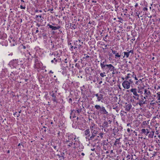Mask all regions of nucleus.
Here are the masks:
<instances>
[{"label": "nucleus", "mask_w": 160, "mask_h": 160, "mask_svg": "<svg viewBox=\"0 0 160 160\" xmlns=\"http://www.w3.org/2000/svg\"><path fill=\"white\" fill-rule=\"evenodd\" d=\"M32 58H34V64L33 68H34L37 69L38 70L40 69L42 66V63L38 59V58L37 57H32Z\"/></svg>", "instance_id": "f257e3e1"}, {"label": "nucleus", "mask_w": 160, "mask_h": 160, "mask_svg": "<svg viewBox=\"0 0 160 160\" xmlns=\"http://www.w3.org/2000/svg\"><path fill=\"white\" fill-rule=\"evenodd\" d=\"M94 107L96 110H99V112L101 114L106 115H108V112L103 106L101 107L100 105L97 104Z\"/></svg>", "instance_id": "f03ea898"}, {"label": "nucleus", "mask_w": 160, "mask_h": 160, "mask_svg": "<svg viewBox=\"0 0 160 160\" xmlns=\"http://www.w3.org/2000/svg\"><path fill=\"white\" fill-rule=\"evenodd\" d=\"M130 91L133 93L134 96L133 98L136 100L139 99V95L138 93L137 89L136 88H132L130 90Z\"/></svg>", "instance_id": "7ed1b4c3"}, {"label": "nucleus", "mask_w": 160, "mask_h": 160, "mask_svg": "<svg viewBox=\"0 0 160 160\" xmlns=\"http://www.w3.org/2000/svg\"><path fill=\"white\" fill-rule=\"evenodd\" d=\"M106 67L103 70H105L107 73L109 72L110 71H112L113 69H115V68L111 64H106Z\"/></svg>", "instance_id": "20e7f679"}, {"label": "nucleus", "mask_w": 160, "mask_h": 160, "mask_svg": "<svg viewBox=\"0 0 160 160\" xmlns=\"http://www.w3.org/2000/svg\"><path fill=\"white\" fill-rule=\"evenodd\" d=\"M130 82L127 80L124 81L122 83L123 88L126 89H128L130 88Z\"/></svg>", "instance_id": "39448f33"}, {"label": "nucleus", "mask_w": 160, "mask_h": 160, "mask_svg": "<svg viewBox=\"0 0 160 160\" xmlns=\"http://www.w3.org/2000/svg\"><path fill=\"white\" fill-rule=\"evenodd\" d=\"M128 52H123L124 55L123 57V58H124L125 56L127 58H128L129 55L132 56V55L133 54V50H131L130 51H128Z\"/></svg>", "instance_id": "423d86ee"}, {"label": "nucleus", "mask_w": 160, "mask_h": 160, "mask_svg": "<svg viewBox=\"0 0 160 160\" xmlns=\"http://www.w3.org/2000/svg\"><path fill=\"white\" fill-rule=\"evenodd\" d=\"M144 94L147 98L150 97L151 94V92L149 89V88L144 89Z\"/></svg>", "instance_id": "0eeeda50"}, {"label": "nucleus", "mask_w": 160, "mask_h": 160, "mask_svg": "<svg viewBox=\"0 0 160 160\" xmlns=\"http://www.w3.org/2000/svg\"><path fill=\"white\" fill-rule=\"evenodd\" d=\"M94 95L97 97V101L98 102L101 101L102 102V100L103 98V95L101 93H97L94 94Z\"/></svg>", "instance_id": "6e6552de"}, {"label": "nucleus", "mask_w": 160, "mask_h": 160, "mask_svg": "<svg viewBox=\"0 0 160 160\" xmlns=\"http://www.w3.org/2000/svg\"><path fill=\"white\" fill-rule=\"evenodd\" d=\"M82 44L83 42H81V40H76L74 42V45L77 46L78 48H80V47L82 46Z\"/></svg>", "instance_id": "1a4fd4ad"}, {"label": "nucleus", "mask_w": 160, "mask_h": 160, "mask_svg": "<svg viewBox=\"0 0 160 160\" xmlns=\"http://www.w3.org/2000/svg\"><path fill=\"white\" fill-rule=\"evenodd\" d=\"M84 134L85 136H86V138L88 139L90 137V131L89 129H87L85 130L84 132Z\"/></svg>", "instance_id": "9d476101"}, {"label": "nucleus", "mask_w": 160, "mask_h": 160, "mask_svg": "<svg viewBox=\"0 0 160 160\" xmlns=\"http://www.w3.org/2000/svg\"><path fill=\"white\" fill-rule=\"evenodd\" d=\"M132 107V106L130 103L127 104V103H126V105L125 107V110L127 112H129L130 111Z\"/></svg>", "instance_id": "9b49d317"}, {"label": "nucleus", "mask_w": 160, "mask_h": 160, "mask_svg": "<svg viewBox=\"0 0 160 160\" xmlns=\"http://www.w3.org/2000/svg\"><path fill=\"white\" fill-rule=\"evenodd\" d=\"M144 99H145L142 98L141 99H138L139 102L137 104H138L141 107L142 106L143 104H145L146 103L145 101H144Z\"/></svg>", "instance_id": "f8f14e48"}, {"label": "nucleus", "mask_w": 160, "mask_h": 160, "mask_svg": "<svg viewBox=\"0 0 160 160\" xmlns=\"http://www.w3.org/2000/svg\"><path fill=\"white\" fill-rule=\"evenodd\" d=\"M48 25L49 27L52 29V30H56L59 29L60 28V26H58L56 27V26H53L52 25H51L49 24H48Z\"/></svg>", "instance_id": "ddd939ff"}, {"label": "nucleus", "mask_w": 160, "mask_h": 160, "mask_svg": "<svg viewBox=\"0 0 160 160\" xmlns=\"http://www.w3.org/2000/svg\"><path fill=\"white\" fill-rule=\"evenodd\" d=\"M68 139L71 141L72 142L73 140H75V141L77 140H76V136L73 134H71L68 136Z\"/></svg>", "instance_id": "4468645a"}, {"label": "nucleus", "mask_w": 160, "mask_h": 160, "mask_svg": "<svg viewBox=\"0 0 160 160\" xmlns=\"http://www.w3.org/2000/svg\"><path fill=\"white\" fill-rule=\"evenodd\" d=\"M108 122L107 121H104L101 127L103 128H106L108 127Z\"/></svg>", "instance_id": "2eb2a0df"}, {"label": "nucleus", "mask_w": 160, "mask_h": 160, "mask_svg": "<svg viewBox=\"0 0 160 160\" xmlns=\"http://www.w3.org/2000/svg\"><path fill=\"white\" fill-rule=\"evenodd\" d=\"M149 121H143L142 124V127L145 128L146 125L149 124Z\"/></svg>", "instance_id": "dca6fc26"}, {"label": "nucleus", "mask_w": 160, "mask_h": 160, "mask_svg": "<svg viewBox=\"0 0 160 160\" xmlns=\"http://www.w3.org/2000/svg\"><path fill=\"white\" fill-rule=\"evenodd\" d=\"M154 131H151L148 134V138H152L154 135Z\"/></svg>", "instance_id": "f3484780"}, {"label": "nucleus", "mask_w": 160, "mask_h": 160, "mask_svg": "<svg viewBox=\"0 0 160 160\" xmlns=\"http://www.w3.org/2000/svg\"><path fill=\"white\" fill-rule=\"evenodd\" d=\"M105 62L106 60L103 62H101L100 63V66L101 67V68L103 70L104 69V68L106 67V64H105Z\"/></svg>", "instance_id": "a211bd4d"}, {"label": "nucleus", "mask_w": 160, "mask_h": 160, "mask_svg": "<svg viewBox=\"0 0 160 160\" xmlns=\"http://www.w3.org/2000/svg\"><path fill=\"white\" fill-rule=\"evenodd\" d=\"M91 133L92 135L91 136L89 137V138H88V140H93V139H94L95 137L96 136L97 134H95L93 133Z\"/></svg>", "instance_id": "6ab92c4d"}, {"label": "nucleus", "mask_w": 160, "mask_h": 160, "mask_svg": "<svg viewBox=\"0 0 160 160\" xmlns=\"http://www.w3.org/2000/svg\"><path fill=\"white\" fill-rule=\"evenodd\" d=\"M127 158L128 159V160H132L133 159V156L132 155H130L129 154H128L127 156Z\"/></svg>", "instance_id": "aec40b11"}, {"label": "nucleus", "mask_w": 160, "mask_h": 160, "mask_svg": "<svg viewBox=\"0 0 160 160\" xmlns=\"http://www.w3.org/2000/svg\"><path fill=\"white\" fill-rule=\"evenodd\" d=\"M157 98L158 100V102H160V92H159L157 93Z\"/></svg>", "instance_id": "412c9836"}, {"label": "nucleus", "mask_w": 160, "mask_h": 160, "mask_svg": "<svg viewBox=\"0 0 160 160\" xmlns=\"http://www.w3.org/2000/svg\"><path fill=\"white\" fill-rule=\"evenodd\" d=\"M148 127L149 128V129L147 128L146 129V135L147 136L148 135L149 133L151 131H150V129H151L150 128V127L149 125H148Z\"/></svg>", "instance_id": "4be33fe9"}, {"label": "nucleus", "mask_w": 160, "mask_h": 160, "mask_svg": "<svg viewBox=\"0 0 160 160\" xmlns=\"http://www.w3.org/2000/svg\"><path fill=\"white\" fill-rule=\"evenodd\" d=\"M120 138L117 139L114 143V145H116L117 144H118L120 142Z\"/></svg>", "instance_id": "5701e85b"}, {"label": "nucleus", "mask_w": 160, "mask_h": 160, "mask_svg": "<svg viewBox=\"0 0 160 160\" xmlns=\"http://www.w3.org/2000/svg\"><path fill=\"white\" fill-rule=\"evenodd\" d=\"M142 134L143 133L146 135V130L145 129H142L141 130V132Z\"/></svg>", "instance_id": "b1692460"}, {"label": "nucleus", "mask_w": 160, "mask_h": 160, "mask_svg": "<svg viewBox=\"0 0 160 160\" xmlns=\"http://www.w3.org/2000/svg\"><path fill=\"white\" fill-rule=\"evenodd\" d=\"M95 125L94 124H93L90 126V128L91 131H92V130H94V129H96V128H95Z\"/></svg>", "instance_id": "393cba45"}, {"label": "nucleus", "mask_w": 160, "mask_h": 160, "mask_svg": "<svg viewBox=\"0 0 160 160\" xmlns=\"http://www.w3.org/2000/svg\"><path fill=\"white\" fill-rule=\"evenodd\" d=\"M70 27H71L72 29H75L76 28V26L75 24L70 23Z\"/></svg>", "instance_id": "a878e982"}, {"label": "nucleus", "mask_w": 160, "mask_h": 160, "mask_svg": "<svg viewBox=\"0 0 160 160\" xmlns=\"http://www.w3.org/2000/svg\"><path fill=\"white\" fill-rule=\"evenodd\" d=\"M91 133H93L95 134H97L98 132V131L96 129H94V130H92V131H91Z\"/></svg>", "instance_id": "bb28decb"}, {"label": "nucleus", "mask_w": 160, "mask_h": 160, "mask_svg": "<svg viewBox=\"0 0 160 160\" xmlns=\"http://www.w3.org/2000/svg\"><path fill=\"white\" fill-rule=\"evenodd\" d=\"M57 61V60L55 58H54L53 60H51V62L52 63H54V64H56Z\"/></svg>", "instance_id": "cd10ccee"}, {"label": "nucleus", "mask_w": 160, "mask_h": 160, "mask_svg": "<svg viewBox=\"0 0 160 160\" xmlns=\"http://www.w3.org/2000/svg\"><path fill=\"white\" fill-rule=\"evenodd\" d=\"M15 75V74L14 72H12L10 74V77L12 79L14 78V76Z\"/></svg>", "instance_id": "c85d7f7f"}, {"label": "nucleus", "mask_w": 160, "mask_h": 160, "mask_svg": "<svg viewBox=\"0 0 160 160\" xmlns=\"http://www.w3.org/2000/svg\"><path fill=\"white\" fill-rule=\"evenodd\" d=\"M131 74H127V76L125 77V79L126 80H128L129 78L131 77Z\"/></svg>", "instance_id": "c756f323"}, {"label": "nucleus", "mask_w": 160, "mask_h": 160, "mask_svg": "<svg viewBox=\"0 0 160 160\" xmlns=\"http://www.w3.org/2000/svg\"><path fill=\"white\" fill-rule=\"evenodd\" d=\"M68 45H70V50L71 51H73V47L71 45V43H68Z\"/></svg>", "instance_id": "7c9ffc66"}, {"label": "nucleus", "mask_w": 160, "mask_h": 160, "mask_svg": "<svg viewBox=\"0 0 160 160\" xmlns=\"http://www.w3.org/2000/svg\"><path fill=\"white\" fill-rule=\"evenodd\" d=\"M51 96L53 98H55L56 97V94L55 93L53 92L52 91V92L51 95Z\"/></svg>", "instance_id": "2f4dec72"}, {"label": "nucleus", "mask_w": 160, "mask_h": 160, "mask_svg": "<svg viewBox=\"0 0 160 160\" xmlns=\"http://www.w3.org/2000/svg\"><path fill=\"white\" fill-rule=\"evenodd\" d=\"M82 111V109H78L77 110V113H78V114L79 115L80 113Z\"/></svg>", "instance_id": "473e14b6"}, {"label": "nucleus", "mask_w": 160, "mask_h": 160, "mask_svg": "<svg viewBox=\"0 0 160 160\" xmlns=\"http://www.w3.org/2000/svg\"><path fill=\"white\" fill-rule=\"evenodd\" d=\"M121 57V55L119 54V53H117L115 55V58H120Z\"/></svg>", "instance_id": "72a5a7b5"}, {"label": "nucleus", "mask_w": 160, "mask_h": 160, "mask_svg": "<svg viewBox=\"0 0 160 160\" xmlns=\"http://www.w3.org/2000/svg\"><path fill=\"white\" fill-rule=\"evenodd\" d=\"M105 72H104L103 73H100V76L102 77H103L104 76H106V75H104V74H105Z\"/></svg>", "instance_id": "f704fd0d"}, {"label": "nucleus", "mask_w": 160, "mask_h": 160, "mask_svg": "<svg viewBox=\"0 0 160 160\" xmlns=\"http://www.w3.org/2000/svg\"><path fill=\"white\" fill-rule=\"evenodd\" d=\"M103 134L104 133L102 132H100L99 134V136L101 137L102 138L103 137Z\"/></svg>", "instance_id": "c9c22d12"}, {"label": "nucleus", "mask_w": 160, "mask_h": 160, "mask_svg": "<svg viewBox=\"0 0 160 160\" xmlns=\"http://www.w3.org/2000/svg\"><path fill=\"white\" fill-rule=\"evenodd\" d=\"M84 56L85 57H83V59H84L85 58H89L90 57V56H88V55H86L85 54H84Z\"/></svg>", "instance_id": "e433bc0d"}, {"label": "nucleus", "mask_w": 160, "mask_h": 160, "mask_svg": "<svg viewBox=\"0 0 160 160\" xmlns=\"http://www.w3.org/2000/svg\"><path fill=\"white\" fill-rule=\"evenodd\" d=\"M52 101L55 102H57V100L56 99V97L55 98H53L52 99Z\"/></svg>", "instance_id": "4c0bfd02"}, {"label": "nucleus", "mask_w": 160, "mask_h": 160, "mask_svg": "<svg viewBox=\"0 0 160 160\" xmlns=\"http://www.w3.org/2000/svg\"><path fill=\"white\" fill-rule=\"evenodd\" d=\"M72 144H73V143H72V142H70L69 143V144L68 145V146L69 147H71L72 145Z\"/></svg>", "instance_id": "58836bf2"}, {"label": "nucleus", "mask_w": 160, "mask_h": 160, "mask_svg": "<svg viewBox=\"0 0 160 160\" xmlns=\"http://www.w3.org/2000/svg\"><path fill=\"white\" fill-rule=\"evenodd\" d=\"M117 51L115 50H112V53L113 54H115V55L117 53Z\"/></svg>", "instance_id": "ea45409f"}, {"label": "nucleus", "mask_w": 160, "mask_h": 160, "mask_svg": "<svg viewBox=\"0 0 160 160\" xmlns=\"http://www.w3.org/2000/svg\"><path fill=\"white\" fill-rule=\"evenodd\" d=\"M138 92L139 93H140L141 94H142L143 92H142L141 90L139 89L138 91Z\"/></svg>", "instance_id": "a19ab883"}, {"label": "nucleus", "mask_w": 160, "mask_h": 160, "mask_svg": "<svg viewBox=\"0 0 160 160\" xmlns=\"http://www.w3.org/2000/svg\"><path fill=\"white\" fill-rule=\"evenodd\" d=\"M140 97H141V99L142 98H145V99H147V98H146V97H145V96H144V97H143L142 95H141L140 96Z\"/></svg>", "instance_id": "79ce46f5"}, {"label": "nucleus", "mask_w": 160, "mask_h": 160, "mask_svg": "<svg viewBox=\"0 0 160 160\" xmlns=\"http://www.w3.org/2000/svg\"><path fill=\"white\" fill-rule=\"evenodd\" d=\"M156 152H153V153L152 154V157H154L156 155Z\"/></svg>", "instance_id": "37998d69"}, {"label": "nucleus", "mask_w": 160, "mask_h": 160, "mask_svg": "<svg viewBox=\"0 0 160 160\" xmlns=\"http://www.w3.org/2000/svg\"><path fill=\"white\" fill-rule=\"evenodd\" d=\"M72 102V98H70L68 100V102L69 103H71Z\"/></svg>", "instance_id": "c03bdc74"}, {"label": "nucleus", "mask_w": 160, "mask_h": 160, "mask_svg": "<svg viewBox=\"0 0 160 160\" xmlns=\"http://www.w3.org/2000/svg\"><path fill=\"white\" fill-rule=\"evenodd\" d=\"M21 47V48H22L24 49H25L26 48L25 46H24L23 45H22Z\"/></svg>", "instance_id": "a18cd8bd"}, {"label": "nucleus", "mask_w": 160, "mask_h": 160, "mask_svg": "<svg viewBox=\"0 0 160 160\" xmlns=\"http://www.w3.org/2000/svg\"><path fill=\"white\" fill-rule=\"evenodd\" d=\"M115 70H116L115 69H113V70L112 71V74L113 75L114 74H115Z\"/></svg>", "instance_id": "49530a36"}, {"label": "nucleus", "mask_w": 160, "mask_h": 160, "mask_svg": "<svg viewBox=\"0 0 160 160\" xmlns=\"http://www.w3.org/2000/svg\"><path fill=\"white\" fill-rule=\"evenodd\" d=\"M20 8L21 9H25V7H23L21 5L20 6Z\"/></svg>", "instance_id": "de8ad7c7"}, {"label": "nucleus", "mask_w": 160, "mask_h": 160, "mask_svg": "<svg viewBox=\"0 0 160 160\" xmlns=\"http://www.w3.org/2000/svg\"><path fill=\"white\" fill-rule=\"evenodd\" d=\"M132 75H131V76L133 77V78H134L135 77V75L134 74V72H132Z\"/></svg>", "instance_id": "09e8293b"}, {"label": "nucleus", "mask_w": 160, "mask_h": 160, "mask_svg": "<svg viewBox=\"0 0 160 160\" xmlns=\"http://www.w3.org/2000/svg\"><path fill=\"white\" fill-rule=\"evenodd\" d=\"M139 81H138L135 82V84L137 85H138L139 84Z\"/></svg>", "instance_id": "8fccbe9b"}, {"label": "nucleus", "mask_w": 160, "mask_h": 160, "mask_svg": "<svg viewBox=\"0 0 160 160\" xmlns=\"http://www.w3.org/2000/svg\"><path fill=\"white\" fill-rule=\"evenodd\" d=\"M143 10L144 11H147L148 10V8L146 7H145L143 8Z\"/></svg>", "instance_id": "3c124183"}, {"label": "nucleus", "mask_w": 160, "mask_h": 160, "mask_svg": "<svg viewBox=\"0 0 160 160\" xmlns=\"http://www.w3.org/2000/svg\"><path fill=\"white\" fill-rule=\"evenodd\" d=\"M61 158H62L63 159H64L65 158V157H64V156L63 155H62L61 156Z\"/></svg>", "instance_id": "603ef678"}, {"label": "nucleus", "mask_w": 160, "mask_h": 160, "mask_svg": "<svg viewBox=\"0 0 160 160\" xmlns=\"http://www.w3.org/2000/svg\"><path fill=\"white\" fill-rule=\"evenodd\" d=\"M70 141H71L70 140H69L68 139V140H66V143H67V142H70Z\"/></svg>", "instance_id": "864d4df0"}, {"label": "nucleus", "mask_w": 160, "mask_h": 160, "mask_svg": "<svg viewBox=\"0 0 160 160\" xmlns=\"http://www.w3.org/2000/svg\"><path fill=\"white\" fill-rule=\"evenodd\" d=\"M108 122L109 124H111L112 122V121L109 120H108Z\"/></svg>", "instance_id": "5fc2aeb1"}, {"label": "nucleus", "mask_w": 160, "mask_h": 160, "mask_svg": "<svg viewBox=\"0 0 160 160\" xmlns=\"http://www.w3.org/2000/svg\"><path fill=\"white\" fill-rule=\"evenodd\" d=\"M134 78H135V79L136 80H138V79L137 78L136 76V75H135V77H134Z\"/></svg>", "instance_id": "6e6d98bb"}, {"label": "nucleus", "mask_w": 160, "mask_h": 160, "mask_svg": "<svg viewBox=\"0 0 160 160\" xmlns=\"http://www.w3.org/2000/svg\"><path fill=\"white\" fill-rule=\"evenodd\" d=\"M36 26H37L38 27H39L40 26V24L38 23H37L36 24Z\"/></svg>", "instance_id": "4d7b16f0"}, {"label": "nucleus", "mask_w": 160, "mask_h": 160, "mask_svg": "<svg viewBox=\"0 0 160 160\" xmlns=\"http://www.w3.org/2000/svg\"><path fill=\"white\" fill-rule=\"evenodd\" d=\"M127 131H128V132H130V128H128L127 129Z\"/></svg>", "instance_id": "13d9d810"}, {"label": "nucleus", "mask_w": 160, "mask_h": 160, "mask_svg": "<svg viewBox=\"0 0 160 160\" xmlns=\"http://www.w3.org/2000/svg\"><path fill=\"white\" fill-rule=\"evenodd\" d=\"M129 82H130V83H133V81H132L131 79H130L129 80Z\"/></svg>", "instance_id": "bf43d9fd"}, {"label": "nucleus", "mask_w": 160, "mask_h": 160, "mask_svg": "<svg viewBox=\"0 0 160 160\" xmlns=\"http://www.w3.org/2000/svg\"><path fill=\"white\" fill-rule=\"evenodd\" d=\"M104 132H107L108 131V130H106V129H104Z\"/></svg>", "instance_id": "052dcab7"}, {"label": "nucleus", "mask_w": 160, "mask_h": 160, "mask_svg": "<svg viewBox=\"0 0 160 160\" xmlns=\"http://www.w3.org/2000/svg\"><path fill=\"white\" fill-rule=\"evenodd\" d=\"M138 4L137 3H136L135 6V7L137 8L138 7Z\"/></svg>", "instance_id": "680f3d73"}, {"label": "nucleus", "mask_w": 160, "mask_h": 160, "mask_svg": "<svg viewBox=\"0 0 160 160\" xmlns=\"http://www.w3.org/2000/svg\"><path fill=\"white\" fill-rule=\"evenodd\" d=\"M53 147V148H54V149H55V150H56V148H57V146H54Z\"/></svg>", "instance_id": "e2e57ef3"}, {"label": "nucleus", "mask_w": 160, "mask_h": 160, "mask_svg": "<svg viewBox=\"0 0 160 160\" xmlns=\"http://www.w3.org/2000/svg\"><path fill=\"white\" fill-rule=\"evenodd\" d=\"M2 36L1 35H0V39H2Z\"/></svg>", "instance_id": "0e129e2a"}, {"label": "nucleus", "mask_w": 160, "mask_h": 160, "mask_svg": "<svg viewBox=\"0 0 160 160\" xmlns=\"http://www.w3.org/2000/svg\"><path fill=\"white\" fill-rule=\"evenodd\" d=\"M65 155V153L64 152H62V153H61V155H63L64 156Z\"/></svg>", "instance_id": "69168bd1"}, {"label": "nucleus", "mask_w": 160, "mask_h": 160, "mask_svg": "<svg viewBox=\"0 0 160 160\" xmlns=\"http://www.w3.org/2000/svg\"><path fill=\"white\" fill-rule=\"evenodd\" d=\"M57 156H58L59 157V158H61V156L59 154H58L57 155Z\"/></svg>", "instance_id": "338daca9"}, {"label": "nucleus", "mask_w": 160, "mask_h": 160, "mask_svg": "<svg viewBox=\"0 0 160 160\" xmlns=\"http://www.w3.org/2000/svg\"><path fill=\"white\" fill-rule=\"evenodd\" d=\"M38 11H39V10L38 9H36L35 11V12H38Z\"/></svg>", "instance_id": "774afa93"}]
</instances>
